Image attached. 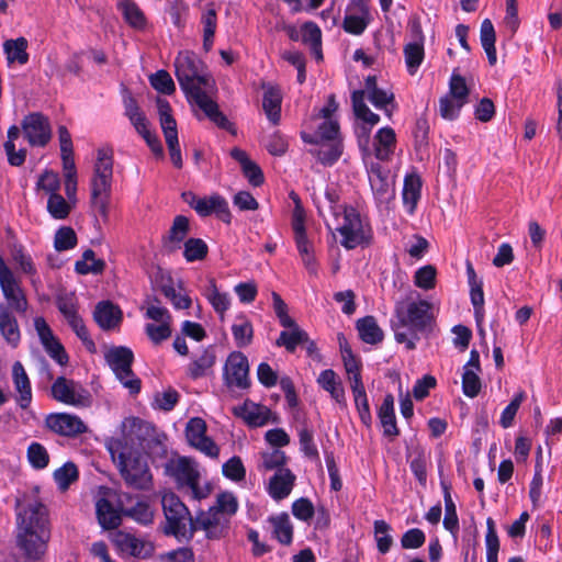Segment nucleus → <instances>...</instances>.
Listing matches in <instances>:
<instances>
[{
    "label": "nucleus",
    "instance_id": "obj_2",
    "mask_svg": "<svg viewBox=\"0 0 562 562\" xmlns=\"http://www.w3.org/2000/svg\"><path fill=\"white\" fill-rule=\"evenodd\" d=\"M417 297L419 295L417 294ZM395 317L391 323L395 340L408 350L416 348L419 333L430 331L435 324L432 304L426 300L407 296L395 304Z\"/></svg>",
    "mask_w": 562,
    "mask_h": 562
},
{
    "label": "nucleus",
    "instance_id": "obj_29",
    "mask_svg": "<svg viewBox=\"0 0 562 562\" xmlns=\"http://www.w3.org/2000/svg\"><path fill=\"white\" fill-rule=\"evenodd\" d=\"M379 419L383 427V435L393 440L398 436L400 430L396 426L394 414V397L392 394L385 395L379 409Z\"/></svg>",
    "mask_w": 562,
    "mask_h": 562
},
{
    "label": "nucleus",
    "instance_id": "obj_23",
    "mask_svg": "<svg viewBox=\"0 0 562 562\" xmlns=\"http://www.w3.org/2000/svg\"><path fill=\"white\" fill-rule=\"evenodd\" d=\"M93 318L103 330H111L121 324L123 314L117 305L110 301H101L94 307Z\"/></svg>",
    "mask_w": 562,
    "mask_h": 562
},
{
    "label": "nucleus",
    "instance_id": "obj_40",
    "mask_svg": "<svg viewBox=\"0 0 562 562\" xmlns=\"http://www.w3.org/2000/svg\"><path fill=\"white\" fill-rule=\"evenodd\" d=\"M350 386H351L355 404L358 409L360 419L366 426H370L372 417H371V413H370V407H369V402H368L367 393L364 390V385H363L362 381H359L358 379H356V383H352Z\"/></svg>",
    "mask_w": 562,
    "mask_h": 562
},
{
    "label": "nucleus",
    "instance_id": "obj_17",
    "mask_svg": "<svg viewBox=\"0 0 562 562\" xmlns=\"http://www.w3.org/2000/svg\"><path fill=\"white\" fill-rule=\"evenodd\" d=\"M34 327L40 337V340L46 352L60 366H66L69 357L60 344L58 338L54 335L47 322L43 317L34 319Z\"/></svg>",
    "mask_w": 562,
    "mask_h": 562
},
{
    "label": "nucleus",
    "instance_id": "obj_31",
    "mask_svg": "<svg viewBox=\"0 0 562 562\" xmlns=\"http://www.w3.org/2000/svg\"><path fill=\"white\" fill-rule=\"evenodd\" d=\"M396 144L395 132L391 127L380 128L374 136V153L379 160H389Z\"/></svg>",
    "mask_w": 562,
    "mask_h": 562
},
{
    "label": "nucleus",
    "instance_id": "obj_19",
    "mask_svg": "<svg viewBox=\"0 0 562 562\" xmlns=\"http://www.w3.org/2000/svg\"><path fill=\"white\" fill-rule=\"evenodd\" d=\"M23 132L31 145L44 146L50 139V126L47 117L32 113L23 120Z\"/></svg>",
    "mask_w": 562,
    "mask_h": 562
},
{
    "label": "nucleus",
    "instance_id": "obj_34",
    "mask_svg": "<svg viewBox=\"0 0 562 562\" xmlns=\"http://www.w3.org/2000/svg\"><path fill=\"white\" fill-rule=\"evenodd\" d=\"M357 330L362 341L376 345L383 340V331L373 316H366L357 321Z\"/></svg>",
    "mask_w": 562,
    "mask_h": 562
},
{
    "label": "nucleus",
    "instance_id": "obj_42",
    "mask_svg": "<svg viewBox=\"0 0 562 562\" xmlns=\"http://www.w3.org/2000/svg\"><path fill=\"white\" fill-rule=\"evenodd\" d=\"M105 268V262L102 259H95V254L92 249H87L82 254V259L78 260L75 265V270L79 274L101 273Z\"/></svg>",
    "mask_w": 562,
    "mask_h": 562
},
{
    "label": "nucleus",
    "instance_id": "obj_44",
    "mask_svg": "<svg viewBox=\"0 0 562 562\" xmlns=\"http://www.w3.org/2000/svg\"><path fill=\"white\" fill-rule=\"evenodd\" d=\"M4 52L8 56L9 61H18L21 65H24L29 60V54L26 53L27 41L24 37H19L16 40H8L3 44Z\"/></svg>",
    "mask_w": 562,
    "mask_h": 562
},
{
    "label": "nucleus",
    "instance_id": "obj_62",
    "mask_svg": "<svg viewBox=\"0 0 562 562\" xmlns=\"http://www.w3.org/2000/svg\"><path fill=\"white\" fill-rule=\"evenodd\" d=\"M452 97L445 95L439 101L440 115L446 120H453L458 116L459 111L465 104V100H452Z\"/></svg>",
    "mask_w": 562,
    "mask_h": 562
},
{
    "label": "nucleus",
    "instance_id": "obj_20",
    "mask_svg": "<svg viewBox=\"0 0 562 562\" xmlns=\"http://www.w3.org/2000/svg\"><path fill=\"white\" fill-rule=\"evenodd\" d=\"M190 232L189 218L184 215H177L168 233L162 236L161 247L164 252L171 255L181 248L182 243Z\"/></svg>",
    "mask_w": 562,
    "mask_h": 562
},
{
    "label": "nucleus",
    "instance_id": "obj_14",
    "mask_svg": "<svg viewBox=\"0 0 562 562\" xmlns=\"http://www.w3.org/2000/svg\"><path fill=\"white\" fill-rule=\"evenodd\" d=\"M0 286L5 300L8 301L9 310L16 313H24L27 308V300L14 278L12 271L4 265L0 257Z\"/></svg>",
    "mask_w": 562,
    "mask_h": 562
},
{
    "label": "nucleus",
    "instance_id": "obj_64",
    "mask_svg": "<svg viewBox=\"0 0 562 562\" xmlns=\"http://www.w3.org/2000/svg\"><path fill=\"white\" fill-rule=\"evenodd\" d=\"M171 322H162L158 325L147 324L145 327L146 334L154 344H160L171 336Z\"/></svg>",
    "mask_w": 562,
    "mask_h": 562
},
{
    "label": "nucleus",
    "instance_id": "obj_47",
    "mask_svg": "<svg viewBox=\"0 0 562 562\" xmlns=\"http://www.w3.org/2000/svg\"><path fill=\"white\" fill-rule=\"evenodd\" d=\"M215 353L212 349H206L204 352L194 360L189 367V374L193 379H198L206 374V371L211 369L215 363Z\"/></svg>",
    "mask_w": 562,
    "mask_h": 562
},
{
    "label": "nucleus",
    "instance_id": "obj_41",
    "mask_svg": "<svg viewBox=\"0 0 562 562\" xmlns=\"http://www.w3.org/2000/svg\"><path fill=\"white\" fill-rule=\"evenodd\" d=\"M480 37L482 46L487 55L488 63L494 65L496 63V48H495V30L491 20L485 19L481 24Z\"/></svg>",
    "mask_w": 562,
    "mask_h": 562
},
{
    "label": "nucleus",
    "instance_id": "obj_37",
    "mask_svg": "<svg viewBox=\"0 0 562 562\" xmlns=\"http://www.w3.org/2000/svg\"><path fill=\"white\" fill-rule=\"evenodd\" d=\"M364 90H356L351 94V102L355 115L370 127L379 123L380 116L373 113L364 103Z\"/></svg>",
    "mask_w": 562,
    "mask_h": 562
},
{
    "label": "nucleus",
    "instance_id": "obj_39",
    "mask_svg": "<svg viewBox=\"0 0 562 562\" xmlns=\"http://www.w3.org/2000/svg\"><path fill=\"white\" fill-rule=\"evenodd\" d=\"M269 522L273 528V536L282 544H290L293 537V526L286 513L269 517Z\"/></svg>",
    "mask_w": 562,
    "mask_h": 562
},
{
    "label": "nucleus",
    "instance_id": "obj_49",
    "mask_svg": "<svg viewBox=\"0 0 562 562\" xmlns=\"http://www.w3.org/2000/svg\"><path fill=\"white\" fill-rule=\"evenodd\" d=\"M183 246V256L189 262L203 260L207 256L209 247L201 238H189Z\"/></svg>",
    "mask_w": 562,
    "mask_h": 562
},
{
    "label": "nucleus",
    "instance_id": "obj_59",
    "mask_svg": "<svg viewBox=\"0 0 562 562\" xmlns=\"http://www.w3.org/2000/svg\"><path fill=\"white\" fill-rule=\"evenodd\" d=\"M179 401V393L175 389H167L155 394V407L165 412L173 409Z\"/></svg>",
    "mask_w": 562,
    "mask_h": 562
},
{
    "label": "nucleus",
    "instance_id": "obj_18",
    "mask_svg": "<svg viewBox=\"0 0 562 562\" xmlns=\"http://www.w3.org/2000/svg\"><path fill=\"white\" fill-rule=\"evenodd\" d=\"M249 364L247 357L239 352H232L225 363L224 375L227 384L236 385L238 387H247L249 385L248 380Z\"/></svg>",
    "mask_w": 562,
    "mask_h": 562
},
{
    "label": "nucleus",
    "instance_id": "obj_38",
    "mask_svg": "<svg viewBox=\"0 0 562 562\" xmlns=\"http://www.w3.org/2000/svg\"><path fill=\"white\" fill-rule=\"evenodd\" d=\"M157 108L165 139L178 138L177 122L171 114L169 102L159 98L157 100Z\"/></svg>",
    "mask_w": 562,
    "mask_h": 562
},
{
    "label": "nucleus",
    "instance_id": "obj_45",
    "mask_svg": "<svg viewBox=\"0 0 562 562\" xmlns=\"http://www.w3.org/2000/svg\"><path fill=\"white\" fill-rule=\"evenodd\" d=\"M391 526L385 520L374 521V539L380 553L385 554L393 544V538L390 535Z\"/></svg>",
    "mask_w": 562,
    "mask_h": 562
},
{
    "label": "nucleus",
    "instance_id": "obj_63",
    "mask_svg": "<svg viewBox=\"0 0 562 562\" xmlns=\"http://www.w3.org/2000/svg\"><path fill=\"white\" fill-rule=\"evenodd\" d=\"M57 307L59 312L67 319L74 318V316L78 315V303L72 293L70 294H59L56 300Z\"/></svg>",
    "mask_w": 562,
    "mask_h": 562
},
{
    "label": "nucleus",
    "instance_id": "obj_26",
    "mask_svg": "<svg viewBox=\"0 0 562 562\" xmlns=\"http://www.w3.org/2000/svg\"><path fill=\"white\" fill-rule=\"evenodd\" d=\"M295 482V475L289 469H279L269 481V494L276 501L290 495Z\"/></svg>",
    "mask_w": 562,
    "mask_h": 562
},
{
    "label": "nucleus",
    "instance_id": "obj_51",
    "mask_svg": "<svg viewBox=\"0 0 562 562\" xmlns=\"http://www.w3.org/2000/svg\"><path fill=\"white\" fill-rule=\"evenodd\" d=\"M122 513L143 525L151 524L154 519V512L146 502H137L131 508H122Z\"/></svg>",
    "mask_w": 562,
    "mask_h": 562
},
{
    "label": "nucleus",
    "instance_id": "obj_53",
    "mask_svg": "<svg viewBox=\"0 0 562 562\" xmlns=\"http://www.w3.org/2000/svg\"><path fill=\"white\" fill-rule=\"evenodd\" d=\"M54 479L59 488L66 491L72 482L77 481L78 469L72 462H67L54 472Z\"/></svg>",
    "mask_w": 562,
    "mask_h": 562
},
{
    "label": "nucleus",
    "instance_id": "obj_16",
    "mask_svg": "<svg viewBox=\"0 0 562 562\" xmlns=\"http://www.w3.org/2000/svg\"><path fill=\"white\" fill-rule=\"evenodd\" d=\"M45 425L50 431L64 437H77L88 431L80 417L67 413L49 414L45 418Z\"/></svg>",
    "mask_w": 562,
    "mask_h": 562
},
{
    "label": "nucleus",
    "instance_id": "obj_57",
    "mask_svg": "<svg viewBox=\"0 0 562 562\" xmlns=\"http://www.w3.org/2000/svg\"><path fill=\"white\" fill-rule=\"evenodd\" d=\"M482 389L481 379L477 375V371L463 370L462 374V390L465 396L475 397L479 395Z\"/></svg>",
    "mask_w": 562,
    "mask_h": 562
},
{
    "label": "nucleus",
    "instance_id": "obj_6",
    "mask_svg": "<svg viewBox=\"0 0 562 562\" xmlns=\"http://www.w3.org/2000/svg\"><path fill=\"white\" fill-rule=\"evenodd\" d=\"M113 177V154L111 149L100 148L91 179V204L105 220Z\"/></svg>",
    "mask_w": 562,
    "mask_h": 562
},
{
    "label": "nucleus",
    "instance_id": "obj_10",
    "mask_svg": "<svg viewBox=\"0 0 562 562\" xmlns=\"http://www.w3.org/2000/svg\"><path fill=\"white\" fill-rule=\"evenodd\" d=\"M336 231L341 237L340 245L346 249L367 246L371 239L370 226L363 223L359 212L353 207H345Z\"/></svg>",
    "mask_w": 562,
    "mask_h": 562
},
{
    "label": "nucleus",
    "instance_id": "obj_8",
    "mask_svg": "<svg viewBox=\"0 0 562 562\" xmlns=\"http://www.w3.org/2000/svg\"><path fill=\"white\" fill-rule=\"evenodd\" d=\"M155 441L156 431L153 425L139 418H130L123 423L122 438L113 440L109 450H117L119 446H123L127 451L146 454Z\"/></svg>",
    "mask_w": 562,
    "mask_h": 562
},
{
    "label": "nucleus",
    "instance_id": "obj_27",
    "mask_svg": "<svg viewBox=\"0 0 562 562\" xmlns=\"http://www.w3.org/2000/svg\"><path fill=\"white\" fill-rule=\"evenodd\" d=\"M97 518L103 529L117 528L122 521V509L117 510L109 499L102 497L95 504Z\"/></svg>",
    "mask_w": 562,
    "mask_h": 562
},
{
    "label": "nucleus",
    "instance_id": "obj_60",
    "mask_svg": "<svg viewBox=\"0 0 562 562\" xmlns=\"http://www.w3.org/2000/svg\"><path fill=\"white\" fill-rule=\"evenodd\" d=\"M27 458L30 463L35 469H44L47 467L49 461V456L46 449L38 442H33L30 445L27 449Z\"/></svg>",
    "mask_w": 562,
    "mask_h": 562
},
{
    "label": "nucleus",
    "instance_id": "obj_61",
    "mask_svg": "<svg viewBox=\"0 0 562 562\" xmlns=\"http://www.w3.org/2000/svg\"><path fill=\"white\" fill-rule=\"evenodd\" d=\"M415 285L424 289L430 290L436 285V268L434 266H425L419 268L415 272Z\"/></svg>",
    "mask_w": 562,
    "mask_h": 562
},
{
    "label": "nucleus",
    "instance_id": "obj_33",
    "mask_svg": "<svg viewBox=\"0 0 562 562\" xmlns=\"http://www.w3.org/2000/svg\"><path fill=\"white\" fill-rule=\"evenodd\" d=\"M422 180L418 175L411 173L404 179L403 202L407 212L413 214L420 198Z\"/></svg>",
    "mask_w": 562,
    "mask_h": 562
},
{
    "label": "nucleus",
    "instance_id": "obj_15",
    "mask_svg": "<svg viewBox=\"0 0 562 562\" xmlns=\"http://www.w3.org/2000/svg\"><path fill=\"white\" fill-rule=\"evenodd\" d=\"M52 396L67 405H85L89 400L88 392L77 382L59 376L52 385Z\"/></svg>",
    "mask_w": 562,
    "mask_h": 562
},
{
    "label": "nucleus",
    "instance_id": "obj_22",
    "mask_svg": "<svg viewBox=\"0 0 562 562\" xmlns=\"http://www.w3.org/2000/svg\"><path fill=\"white\" fill-rule=\"evenodd\" d=\"M369 181L375 198L380 202H387L394 198L393 184L389 179L387 172L383 170L380 164H371Z\"/></svg>",
    "mask_w": 562,
    "mask_h": 562
},
{
    "label": "nucleus",
    "instance_id": "obj_5",
    "mask_svg": "<svg viewBox=\"0 0 562 562\" xmlns=\"http://www.w3.org/2000/svg\"><path fill=\"white\" fill-rule=\"evenodd\" d=\"M110 453L127 487L137 491H149L151 488L153 475L146 454L127 451L123 446H119L117 450H110Z\"/></svg>",
    "mask_w": 562,
    "mask_h": 562
},
{
    "label": "nucleus",
    "instance_id": "obj_28",
    "mask_svg": "<svg viewBox=\"0 0 562 562\" xmlns=\"http://www.w3.org/2000/svg\"><path fill=\"white\" fill-rule=\"evenodd\" d=\"M116 542L123 552L136 558H147L151 555L154 547L150 542L140 540L130 533H119Z\"/></svg>",
    "mask_w": 562,
    "mask_h": 562
},
{
    "label": "nucleus",
    "instance_id": "obj_24",
    "mask_svg": "<svg viewBox=\"0 0 562 562\" xmlns=\"http://www.w3.org/2000/svg\"><path fill=\"white\" fill-rule=\"evenodd\" d=\"M196 213L200 216H209L215 213L216 216L225 222L231 223L232 214L228 209L227 201L220 194H212L201 199V202L196 204Z\"/></svg>",
    "mask_w": 562,
    "mask_h": 562
},
{
    "label": "nucleus",
    "instance_id": "obj_1",
    "mask_svg": "<svg viewBox=\"0 0 562 562\" xmlns=\"http://www.w3.org/2000/svg\"><path fill=\"white\" fill-rule=\"evenodd\" d=\"M175 68L177 80L189 101L196 104L220 128L235 134L233 124L203 90L214 83L204 63L193 52L184 50L176 57Z\"/></svg>",
    "mask_w": 562,
    "mask_h": 562
},
{
    "label": "nucleus",
    "instance_id": "obj_21",
    "mask_svg": "<svg viewBox=\"0 0 562 562\" xmlns=\"http://www.w3.org/2000/svg\"><path fill=\"white\" fill-rule=\"evenodd\" d=\"M236 417L245 420L251 427H260L266 425L271 416V411L261 404L251 401H245L240 406H235L232 409Z\"/></svg>",
    "mask_w": 562,
    "mask_h": 562
},
{
    "label": "nucleus",
    "instance_id": "obj_11",
    "mask_svg": "<svg viewBox=\"0 0 562 562\" xmlns=\"http://www.w3.org/2000/svg\"><path fill=\"white\" fill-rule=\"evenodd\" d=\"M104 358L122 384L131 393L137 394L140 391V380L134 375L132 370L133 351L124 346L111 347L104 353Z\"/></svg>",
    "mask_w": 562,
    "mask_h": 562
},
{
    "label": "nucleus",
    "instance_id": "obj_52",
    "mask_svg": "<svg viewBox=\"0 0 562 562\" xmlns=\"http://www.w3.org/2000/svg\"><path fill=\"white\" fill-rule=\"evenodd\" d=\"M232 333L237 347L244 348L251 344L254 329L248 319L243 318L240 323L232 326Z\"/></svg>",
    "mask_w": 562,
    "mask_h": 562
},
{
    "label": "nucleus",
    "instance_id": "obj_35",
    "mask_svg": "<svg viewBox=\"0 0 562 562\" xmlns=\"http://www.w3.org/2000/svg\"><path fill=\"white\" fill-rule=\"evenodd\" d=\"M125 22L135 30H144L147 23L146 16L133 0H122L117 3Z\"/></svg>",
    "mask_w": 562,
    "mask_h": 562
},
{
    "label": "nucleus",
    "instance_id": "obj_48",
    "mask_svg": "<svg viewBox=\"0 0 562 562\" xmlns=\"http://www.w3.org/2000/svg\"><path fill=\"white\" fill-rule=\"evenodd\" d=\"M72 209V203L66 201L60 194L53 193L47 201V211L56 220L66 218Z\"/></svg>",
    "mask_w": 562,
    "mask_h": 562
},
{
    "label": "nucleus",
    "instance_id": "obj_58",
    "mask_svg": "<svg viewBox=\"0 0 562 562\" xmlns=\"http://www.w3.org/2000/svg\"><path fill=\"white\" fill-rule=\"evenodd\" d=\"M470 296L471 302L474 307V316L476 321V325L480 326L484 319V292H483V283L471 285L470 286Z\"/></svg>",
    "mask_w": 562,
    "mask_h": 562
},
{
    "label": "nucleus",
    "instance_id": "obj_32",
    "mask_svg": "<svg viewBox=\"0 0 562 562\" xmlns=\"http://www.w3.org/2000/svg\"><path fill=\"white\" fill-rule=\"evenodd\" d=\"M0 331L8 344L18 346L21 337L18 321L4 304H0Z\"/></svg>",
    "mask_w": 562,
    "mask_h": 562
},
{
    "label": "nucleus",
    "instance_id": "obj_7",
    "mask_svg": "<svg viewBox=\"0 0 562 562\" xmlns=\"http://www.w3.org/2000/svg\"><path fill=\"white\" fill-rule=\"evenodd\" d=\"M161 506L166 519L165 533L190 540L194 535V518L184 503L173 492H165Z\"/></svg>",
    "mask_w": 562,
    "mask_h": 562
},
{
    "label": "nucleus",
    "instance_id": "obj_36",
    "mask_svg": "<svg viewBox=\"0 0 562 562\" xmlns=\"http://www.w3.org/2000/svg\"><path fill=\"white\" fill-rule=\"evenodd\" d=\"M290 330L281 331L279 338L276 340L278 347H284L289 352H294L299 345L307 341V333L297 326H288Z\"/></svg>",
    "mask_w": 562,
    "mask_h": 562
},
{
    "label": "nucleus",
    "instance_id": "obj_50",
    "mask_svg": "<svg viewBox=\"0 0 562 562\" xmlns=\"http://www.w3.org/2000/svg\"><path fill=\"white\" fill-rule=\"evenodd\" d=\"M323 165L334 164L341 155L339 142H319V148L313 153Z\"/></svg>",
    "mask_w": 562,
    "mask_h": 562
},
{
    "label": "nucleus",
    "instance_id": "obj_4",
    "mask_svg": "<svg viewBox=\"0 0 562 562\" xmlns=\"http://www.w3.org/2000/svg\"><path fill=\"white\" fill-rule=\"evenodd\" d=\"M237 509L238 502L232 493H220L212 507L199 512L194 517V532L202 530L210 540L225 538L231 530L232 518Z\"/></svg>",
    "mask_w": 562,
    "mask_h": 562
},
{
    "label": "nucleus",
    "instance_id": "obj_3",
    "mask_svg": "<svg viewBox=\"0 0 562 562\" xmlns=\"http://www.w3.org/2000/svg\"><path fill=\"white\" fill-rule=\"evenodd\" d=\"M49 538L47 508L37 501L29 503L18 515V547L27 559L38 560L45 554Z\"/></svg>",
    "mask_w": 562,
    "mask_h": 562
},
{
    "label": "nucleus",
    "instance_id": "obj_12",
    "mask_svg": "<svg viewBox=\"0 0 562 562\" xmlns=\"http://www.w3.org/2000/svg\"><path fill=\"white\" fill-rule=\"evenodd\" d=\"M166 469L179 487H188L191 491L193 498L202 499L209 495L210 490L199 485L200 473L191 459L181 457L169 462Z\"/></svg>",
    "mask_w": 562,
    "mask_h": 562
},
{
    "label": "nucleus",
    "instance_id": "obj_13",
    "mask_svg": "<svg viewBox=\"0 0 562 562\" xmlns=\"http://www.w3.org/2000/svg\"><path fill=\"white\" fill-rule=\"evenodd\" d=\"M206 423L200 417L191 418L186 425V438L189 445L210 458H218L220 448L206 436Z\"/></svg>",
    "mask_w": 562,
    "mask_h": 562
},
{
    "label": "nucleus",
    "instance_id": "obj_30",
    "mask_svg": "<svg viewBox=\"0 0 562 562\" xmlns=\"http://www.w3.org/2000/svg\"><path fill=\"white\" fill-rule=\"evenodd\" d=\"M263 89L262 108L268 120L276 125L281 116L282 94L279 88L271 85H263Z\"/></svg>",
    "mask_w": 562,
    "mask_h": 562
},
{
    "label": "nucleus",
    "instance_id": "obj_43",
    "mask_svg": "<svg viewBox=\"0 0 562 562\" xmlns=\"http://www.w3.org/2000/svg\"><path fill=\"white\" fill-rule=\"evenodd\" d=\"M321 386L330 393L337 403L345 402V391L341 383L336 380V373L333 370H324L318 376Z\"/></svg>",
    "mask_w": 562,
    "mask_h": 562
},
{
    "label": "nucleus",
    "instance_id": "obj_25",
    "mask_svg": "<svg viewBox=\"0 0 562 562\" xmlns=\"http://www.w3.org/2000/svg\"><path fill=\"white\" fill-rule=\"evenodd\" d=\"M12 379L18 393L16 402L23 409L27 408L32 401V389L30 379L21 362L16 361L12 366Z\"/></svg>",
    "mask_w": 562,
    "mask_h": 562
},
{
    "label": "nucleus",
    "instance_id": "obj_46",
    "mask_svg": "<svg viewBox=\"0 0 562 562\" xmlns=\"http://www.w3.org/2000/svg\"><path fill=\"white\" fill-rule=\"evenodd\" d=\"M442 487H443L445 509H446V515L443 518V526L447 530L454 532L459 529V520H458L456 505L452 501L449 486L446 483H442Z\"/></svg>",
    "mask_w": 562,
    "mask_h": 562
},
{
    "label": "nucleus",
    "instance_id": "obj_55",
    "mask_svg": "<svg viewBox=\"0 0 562 562\" xmlns=\"http://www.w3.org/2000/svg\"><path fill=\"white\" fill-rule=\"evenodd\" d=\"M77 245L76 232L69 226L60 227L54 238V246L57 251L72 249Z\"/></svg>",
    "mask_w": 562,
    "mask_h": 562
},
{
    "label": "nucleus",
    "instance_id": "obj_9",
    "mask_svg": "<svg viewBox=\"0 0 562 562\" xmlns=\"http://www.w3.org/2000/svg\"><path fill=\"white\" fill-rule=\"evenodd\" d=\"M290 198L294 202V210L291 218V227L293 231V238L296 249L300 254L303 266L310 274L317 273V261L314 256V245L308 238L305 227V211L303 209L301 199L295 192L290 193Z\"/></svg>",
    "mask_w": 562,
    "mask_h": 562
},
{
    "label": "nucleus",
    "instance_id": "obj_56",
    "mask_svg": "<svg viewBox=\"0 0 562 562\" xmlns=\"http://www.w3.org/2000/svg\"><path fill=\"white\" fill-rule=\"evenodd\" d=\"M406 66L411 74L419 67L424 59V46L420 43H408L404 47Z\"/></svg>",
    "mask_w": 562,
    "mask_h": 562
},
{
    "label": "nucleus",
    "instance_id": "obj_54",
    "mask_svg": "<svg viewBox=\"0 0 562 562\" xmlns=\"http://www.w3.org/2000/svg\"><path fill=\"white\" fill-rule=\"evenodd\" d=\"M151 87L160 93L171 94L176 90L175 82L166 70H158L149 76Z\"/></svg>",
    "mask_w": 562,
    "mask_h": 562
}]
</instances>
